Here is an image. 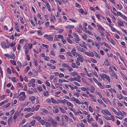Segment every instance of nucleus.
<instances>
[{"label": "nucleus", "mask_w": 127, "mask_h": 127, "mask_svg": "<svg viewBox=\"0 0 127 127\" xmlns=\"http://www.w3.org/2000/svg\"><path fill=\"white\" fill-rule=\"evenodd\" d=\"M34 118L37 120L38 122L40 123L41 124L42 126H43L45 125L46 122L45 121L42 119L41 117L39 116H37L36 117H34Z\"/></svg>", "instance_id": "obj_1"}, {"label": "nucleus", "mask_w": 127, "mask_h": 127, "mask_svg": "<svg viewBox=\"0 0 127 127\" xmlns=\"http://www.w3.org/2000/svg\"><path fill=\"white\" fill-rule=\"evenodd\" d=\"M100 76L101 78L102 79H103V78H105L107 80L109 83L111 82V79L110 77L109 76H108L106 74L104 73L102 74Z\"/></svg>", "instance_id": "obj_2"}, {"label": "nucleus", "mask_w": 127, "mask_h": 127, "mask_svg": "<svg viewBox=\"0 0 127 127\" xmlns=\"http://www.w3.org/2000/svg\"><path fill=\"white\" fill-rule=\"evenodd\" d=\"M73 34L75 37V38H73V40L75 41L76 43H78V42L80 41V39L79 38L78 35L75 33H73Z\"/></svg>", "instance_id": "obj_3"}, {"label": "nucleus", "mask_w": 127, "mask_h": 127, "mask_svg": "<svg viewBox=\"0 0 127 127\" xmlns=\"http://www.w3.org/2000/svg\"><path fill=\"white\" fill-rule=\"evenodd\" d=\"M1 45L2 47L4 49H7L9 47V46L4 41L2 42L1 43Z\"/></svg>", "instance_id": "obj_4"}, {"label": "nucleus", "mask_w": 127, "mask_h": 127, "mask_svg": "<svg viewBox=\"0 0 127 127\" xmlns=\"http://www.w3.org/2000/svg\"><path fill=\"white\" fill-rule=\"evenodd\" d=\"M58 101L59 103L63 104H65L66 103L67 100L65 99H64L63 100H58Z\"/></svg>", "instance_id": "obj_5"}, {"label": "nucleus", "mask_w": 127, "mask_h": 127, "mask_svg": "<svg viewBox=\"0 0 127 127\" xmlns=\"http://www.w3.org/2000/svg\"><path fill=\"white\" fill-rule=\"evenodd\" d=\"M76 48L79 51L82 52L84 53H85L86 52V50L84 48H81L79 46H77Z\"/></svg>", "instance_id": "obj_6"}, {"label": "nucleus", "mask_w": 127, "mask_h": 127, "mask_svg": "<svg viewBox=\"0 0 127 127\" xmlns=\"http://www.w3.org/2000/svg\"><path fill=\"white\" fill-rule=\"evenodd\" d=\"M117 23L119 27H123L124 26V22H123L121 20H118Z\"/></svg>", "instance_id": "obj_7"}, {"label": "nucleus", "mask_w": 127, "mask_h": 127, "mask_svg": "<svg viewBox=\"0 0 127 127\" xmlns=\"http://www.w3.org/2000/svg\"><path fill=\"white\" fill-rule=\"evenodd\" d=\"M85 54L86 55L90 57H93L94 56V53L92 52H85Z\"/></svg>", "instance_id": "obj_8"}, {"label": "nucleus", "mask_w": 127, "mask_h": 127, "mask_svg": "<svg viewBox=\"0 0 127 127\" xmlns=\"http://www.w3.org/2000/svg\"><path fill=\"white\" fill-rule=\"evenodd\" d=\"M77 60L80 62L81 63H83L84 60V58L82 56H81L78 57L77 59Z\"/></svg>", "instance_id": "obj_9"}, {"label": "nucleus", "mask_w": 127, "mask_h": 127, "mask_svg": "<svg viewBox=\"0 0 127 127\" xmlns=\"http://www.w3.org/2000/svg\"><path fill=\"white\" fill-rule=\"evenodd\" d=\"M109 74L111 76L115 78L116 79H117V76L113 72H110Z\"/></svg>", "instance_id": "obj_10"}, {"label": "nucleus", "mask_w": 127, "mask_h": 127, "mask_svg": "<svg viewBox=\"0 0 127 127\" xmlns=\"http://www.w3.org/2000/svg\"><path fill=\"white\" fill-rule=\"evenodd\" d=\"M97 25L98 27V29L99 30V31H104L105 30L100 25L97 24Z\"/></svg>", "instance_id": "obj_11"}, {"label": "nucleus", "mask_w": 127, "mask_h": 127, "mask_svg": "<svg viewBox=\"0 0 127 127\" xmlns=\"http://www.w3.org/2000/svg\"><path fill=\"white\" fill-rule=\"evenodd\" d=\"M45 4L49 12L51 11V9L50 8V5L48 2H45Z\"/></svg>", "instance_id": "obj_12"}, {"label": "nucleus", "mask_w": 127, "mask_h": 127, "mask_svg": "<svg viewBox=\"0 0 127 127\" xmlns=\"http://www.w3.org/2000/svg\"><path fill=\"white\" fill-rule=\"evenodd\" d=\"M47 65L49 66V68L51 69H55L56 68V67L55 66L52 65L51 64L47 63Z\"/></svg>", "instance_id": "obj_13"}, {"label": "nucleus", "mask_w": 127, "mask_h": 127, "mask_svg": "<svg viewBox=\"0 0 127 127\" xmlns=\"http://www.w3.org/2000/svg\"><path fill=\"white\" fill-rule=\"evenodd\" d=\"M98 102L100 104L102 105L103 106L105 107H106V105L100 99L99 100V99L97 100Z\"/></svg>", "instance_id": "obj_14"}, {"label": "nucleus", "mask_w": 127, "mask_h": 127, "mask_svg": "<svg viewBox=\"0 0 127 127\" xmlns=\"http://www.w3.org/2000/svg\"><path fill=\"white\" fill-rule=\"evenodd\" d=\"M90 97L91 98V99L94 102H95L96 101V99H95L94 95L91 94H89V95Z\"/></svg>", "instance_id": "obj_15"}, {"label": "nucleus", "mask_w": 127, "mask_h": 127, "mask_svg": "<svg viewBox=\"0 0 127 127\" xmlns=\"http://www.w3.org/2000/svg\"><path fill=\"white\" fill-rule=\"evenodd\" d=\"M76 49L74 48H73L72 50L71 51V53L72 54L73 56H75L76 54Z\"/></svg>", "instance_id": "obj_16"}, {"label": "nucleus", "mask_w": 127, "mask_h": 127, "mask_svg": "<svg viewBox=\"0 0 127 127\" xmlns=\"http://www.w3.org/2000/svg\"><path fill=\"white\" fill-rule=\"evenodd\" d=\"M117 97L119 100H121L123 99V96L121 94H117Z\"/></svg>", "instance_id": "obj_17"}, {"label": "nucleus", "mask_w": 127, "mask_h": 127, "mask_svg": "<svg viewBox=\"0 0 127 127\" xmlns=\"http://www.w3.org/2000/svg\"><path fill=\"white\" fill-rule=\"evenodd\" d=\"M26 98V95L22 96L19 97V100L21 101H23Z\"/></svg>", "instance_id": "obj_18"}, {"label": "nucleus", "mask_w": 127, "mask_h": 127, "mask_svg": "<svg viewBox=\"0 0 127 127\" xmlns=\"http://www.w3.org/2000/svg\"><path fill=\"white\" fill-rule=\"evenodd\" d=\"M54 38V36L53 35H49L48 36L47 39L49 41H52L53 40Z\"/></svg>", "instance_id": "obj_19"}, {"label": "nucleus", "mask_w": 127, "mask_h": 127, "mask_svg": "<svg viewBox=\"0 0 127 127\" xmlns=\"http://www.w3.org/2000/svg\"><path fill=\"white\" fill-rule=\"evenodd\" d=\"M81 36H82V38L84 40H86L87 39L88 37L87 35V34L84 33L83 34H81Z\"/></svg>", "instance_id": "obj_20"}, {"label": "nucleus", "mask_w": 127, "mask_h": 127, "mask_svg": "<svg viewBox=\"0 0 127 127\" xmlns=\"http://www.w3.org/2000/svg\"><path fill=\"white\" fill-rule=\"evenodd\" d=\"M50 18L51 21L53 22H54V20H56L55 17L52 14H51V15Z\"/></svg>", "instance_id": "obj_21"}, {"label": "nucleus", "mask_w": 127, "mask_h": 127, "mask_svg": "<svg viewBox=\"0 0 127 127\" xmlns=\"http://www.w3.org/2000/svg\"><path fill=\"white\" fill-rule=\"evenodd\" d=\"M104 63L106 66H109L110 65V64L108 60V59H106L104 62Z\"/></svg>", "instance_id": "obj_22"}, {"label": "nucleus", "mask_w": 127, "mask_h": 127, "mask_svg": "<svg viewBox=\"0 0 127 127\" xmlns=\"http://www.w3.org/2000/svg\"><path fill=\"white\" fill-rule=\"evenodd\" d=\"M65 27L66 29H68L70 30H71V29H73L74 27V26H71L70 25H68Z\"/></svg>", "instance_id": "obj_23"}, {"label": "nucleus", "mask_w": 127, "mask_h": 127, "mask_svg": "<svg viewBox=\"0 0 127 127\" xmlns=\"http://www.w3.org/2000/svg\"><path fill=\"white\" fill-rule=\"evenodd\" d=\"M9 57L11 59H15L16 58V56L13 53H11Z\"/></svg>", "instance_id": "obj_24"}, {"label": "nucleus", "mask_w": 127, "mask_h": 127, "mask_svg": "<svg viewBox=\"0 0 127 127\" xmlns=\"http://www.w3.org/2000/svg\"><path fill=\"white\" fill-rule=\"evenodd\" d=\"M51 102L52 103L58 104H59L58 102L56 100L54 99L53 98H51Z\"/></svg>", "instance_id": "obj_25"}, {"label": "nucleus", "mask_w": 127, "mask_h": 127, "mask_svg": "<svg viewBox=\"0 0 127 127\" xmlns=\"http://www.w3.org/2000/svg\"><path fill=\"white\" fill-rule=\"evenodd\" d=\"M71 66L73 68H78V67L74 63H72L71 64Z\"/></svg>", "instance_id": "obj_26"}, {"label": "nucleus", "mask_w": 127, "mask_h": 127, "mask_svg": "<svg viewBox=\"0 0 127 127\" xmlns=\"http://www.w3.org/2000/svg\"><path fill=\"white\" fill-rule=\"evenodd\" d=\"M66 103H67V104L68 106H70L72 108H73V107L74 106L69 101H67V102H66Z\"/></svg>", "instance_id": "obj_27"}, {"label": "nucleus", "mask_w": 127, "mask_h": 127, "mask_svg": "<svg viewBox=\"0 0 127 127\" xmlns=\"http://www.w3.org/2000/svg\"><path fill=\"white\" fill-rule=\"evenodd\" d=\"M91 93H94V92L95 90V88L93 86H91Z\"/></svg>", "instance_id": "obj_28"}, {"label": "nucleus", "mask_w": 127, "mask_h": 127, "mask_svg": "<svg viewBox=\"0 0 127 127\" xmlns=\"http://www.w3.org/2000/svg\"><path fill=\"white\" fill-rule=\"evenodd\" d=\"M29 100L31 101H33L35 99V97L34 96H31L29 98Z\"/></svg>", "instance_id": "obj_29"}, {"label": "nucleus", "mask_w": 127, "mask_h": 127, "mask_svg": "<svg viewBox=\"0 0 127 127\" xmlns=\"http://www.w3.org/2000/svg\"><path fill=\"white\" fill-rule=\"evenodd\" d=\"M43 94L44 96H47L49 95L48 92L47 91L44 92Z\"/></svg>", "instance_id": "obj_30"}, {"label": "nucleus", "mask_w": 127, "mask_h": 127, "mask_svg": "<svg viewBox=\"0 0 127 127\" xmlns=\"http://www.w3.org/2000/svg\"><path fill=\"white\" fill-rule=\"evenodd\" d=\"M53 108H55V109L54 110V112L56 113H58L60 111L58 109L56 108V107L55 106H54L53 107Z\"/></svg>", "instance_id": "obj_31"}, {"label": "nucleus", "mask_w": 127, "mask_h": 127, "mask_svg": "<svg viewBox=\"0 0 127 127\" xmlns=\"http://www.w3.org/2000/svg\"><path fill=\"white\" fill-rule=\"evenodd\" d=\"M69 114L70 116L74 120H76V119L73 116V115L72 112H70Z\"/></svg>", "instance_id": "obj_32"}, {"label": "nucleus", "mask_w": 127, "mask_h": 127, "mask_svg": "<svg viewBox=\"0 0 127 127\" xmlns=\"http://www.w3.org/2000/svg\"><path fill=\"white\" fill-rule=\"evenodd\" d=\"M11 116L8 120V123L9 125H10L12 122V120L11 118Z\"/></svg>", "instance_id": "obj_33"}, {"label": "nucleus", "mask_w": 127, "mask_h": 127, "mask_svg": "<svg viewBox=\"0 0 127 127\" xmlns=\"http://www.w3.org/2000/svg\"><path fill=\"white\" fill-rule=\"evenodd\" d=\"M31 110V107L28 108H26L24 109V111H27L28 112H29Z\"/></svg>", "instance_id": "obj_34"}, {"label": "nucleus", "mask_w": 127, "mask_h": 127, "mask_svg": "<svg viewBox=\"0 0 127 127\" xmlns=\"http://www.w3.org/2000/svg\"><path fill=\"white\" fill-rule=\"evenodd\" d=\"M58 108L60 109L62 113H65L66 112V111L64 109H63L62 107H58Z\"/></svg>", "instance_id": "obj_35"}, {"label": "nucleus", "mask_w": 127, "mask_h": 127, "mask_svg": "<svg viewBox=\"0 0 127 127\" xmlns=\"http://www.w3.org/2000/svg\"><path fill=\"white\" fill-rule=\"evenodd\" d=\"M98 122L100 125H102L103 124V122L101 119L99 118L98 119Z\"/></svg>", "instance_id": "obj_36"}, {"label": "nucleus", "mask_w": 127, "mask_h": 127, "mask_svg": "<svg viewBox=\"0 0 127 127\" xmlns=\"http://www.w3.org/2000/svg\"><path fill=\"white\" fill-rule=\"evenodd\" d=\"M63 116L64 117L65 120H67V121H68L69 118L66 115L63 114L62 116V117Z\"/></svg>", "instance_id": "obj_37"}, {"label": "nucleus", "mask_w": 127, "mask_h": 127, "mask_svg": "<svg viewBox=\"0 0 127 127\" xmlns=\"http://www.w3.org/2000/svg\"><path fill=\"white\" fill-rule=\"evenodd\" d=\"M37 34L40 36H41L43 35V32L41 30H38L37 31Z\"/></svg>", "instance_id": "obj_38"}, {"label": "nucleus", "mask_w": 127, "mask_h": 127, "mask_svg": "<svg viewBox=\"0 0 127 127\" xmlns=\"http://www.w3.org/2000/svg\"><path fill=\"white\" fill-rule=\"evenodd\" d=\"M67 40L68 42L71 44L73 43L72 41L70 39L69 37H67Z\"/></svg>", "instance_id": "obj_39"}, {"label": "nucleus", "mask_w": 127, "mask_h": 127, "mask_svg": "<svg viewBox=\"0 0 127 127\" xmlns=\"http://www.w3.org/2000/svg\"><path fill=\"white\" fill-rule=\"evenodd\" d=\"M95 46L98 49H99L100 48V45L96 41H95Z\"/></svg>", "instance_id": "obj_40"}, {"label": "nucleus", "mask_w": 127, "mask_h": 127, "mask_svg": "<svg viewBox=\"0 0 127 127\" xmlns=\"http://www.w3.org/2000/svg\"><path fill=\"white\" fill-rule=\"evenodd\" d=\"M76 77H75L73 78H70L69 79V80L71 82H72L73 81H76Z\"/></svg>", "instance_id": "obj_41"}, {"label": "nucleus", "mask_w": 127, "mask_h": 127, "mask_svg": "<svg viewBox=\"0 0 127 127\" xmlns=\"http://www.w3.org/2000/svg\"><path fill=\"white\" fill-rule=\"evenodd\" d=\"M10 62L12 64L14 65H16V62L12 60H11L10 61Z\"/></svg>", "instance_id": "obj_42"}, {"label": "nucleus", "mask_w": 127, "mask_h": 127, "mask_svg": "<svg viewBox=\"0 0 127 127\" xmlns=\"http://www.w3.org/2000/svg\"><path fill=\"white\" fill-rule=\"evenodd\" d=\"M33 114V113H30L26 115L25 116V117L26 118H28L30 116L32 115Z\"/></svg>", "instance_id": "obj_43"}, {"label": "nucleus", "mask_w": 127, "mask_h": 127, "mask_svg": "<svg viewBox=\"0 0 127 127\" xmlns=\"http://www.w3.org/2000/svg\"><path fill=\"white\" fill-rule=\"evenodd\" d=\"M45 125L46 127H50L51 124L49 122H46Z\"/></svg>", "instance_id": "obj_44"}, {"label": "nucleus", "mask_w": 127, "mask_h": 127, "mask_svg": "<svg viewBox=\"0 0 127 127\" xmlns=\"http://www.w3.org/2000/svg\"><path fill=\"white\" fill-rule=\"evenodd\" d=\"M30 67L29 66H27V68L25 69L24 71V72L25 73H26L30 70Z\"/></svg>", "instance_id": "obj_45"}, {"label": "nucleus", "mask_w": 127, "mask_h": 127, "mask_svg": "<svg viewBox=\"0 0 127 127\" xmlns=\"http://www.w3.org/2000/svg\"><path fill=\"white\" fill-rule=\"evenodd\" d=\"M110 24H109V26H110L111 29V30L113 32H115L116 31V29L113 27L110 26Z\"/></svg>", "instance_id": "obj_46"}, {"label": "nucleus", "mask_w": 127, "mask_h": 127, "mask_svg": "<svg viewBox=\"0 0 127 127\" xmlns=\"http://www.w3.org/2000/svg\"><path fill=\"white\" fill-rule=\"evenodd\" d=\"M103 44L106 46V47L109 48L110 46L107 43L105 42H103Z\"/></svg>", "instance_id": "obj_47"}, {"label": "nucleus", "mask_w": 127, "mask_h": 127, "mask_svg": "<svg viewBox=\"0 0 127 127\" xmlns=\"http://www.w3.org/2000/svg\"><path fill=\"white\" fill-rule=\"evenodd\" d=\"M16 44V43H15L14 42H13L10 44H9V45L11 47H14L15 45Z\"/></svg>", "instance_id": "obj_48"}, {"label": "nucleus", "mask_w": 127, "mask_h": 127, "mask_svg": "<svg viewBox=\"0 0 127 127\" xmlns=\"http://www.w3.org/2000/svg\"><path fill=\"white\" fill-rule=\"evenodd\" d=\"M62 122L63 123L61 125L63 126H64L65 127H66L67 125V124H66V123L64 122V120H63Z\"/></svg>", "instance_id": "obj_49"}, {"label": "nucleus", "mask_w": 127, "mask_h": 127, "mask_svg": "<svg viewBox=\"0 0 127 127\" xmlns=\"http://www.w3.org/2000/svg\"><path fill=\"white\" fill-rule=\"evenodd\" d=\"M18 116V113H16V112H15L14 114V116L13 117L14 119V120H16Z\"/></svg>", "instance_id": "obj_50"}, {"label": "nucleus", "mask_w": 127, "mask_h": 127, "mask_svg": "<svg viewBox=\"0 0 127 127\" xmlns=\"http://www.w3.org/2000/svg\"><path fill=\"white\" fill-rule=\"evenodd\" d=\"M116 115L119 116L120 115H121V116H122L123 115V113H122L120 111L119 112H117Z\"/></svg>", "instance_id": "obj_51"}, {"label": "nucleus", "mask_w": 127, "mask_h": 127, "mask_svg": "<svg viewBox=\"0 0 127 127\" xmlns=\"http://www.w3.org/2000/svg\"><path fill=\"white\" fill-rule=\"evenodd\" d=\"M35 123V120H32L31 123V124L32 126H33Z\"/></svg>", "instance_id": "obj_52"}, {"label": "nucleus", "mask_w": 127, "mask_h": 127, "mask_svg": "<svg viewBox=\"0 0 127 127\" xmlns=\"http://www.w3.org/2000/svg\"><path fill=\"white\" fill-rule=\"evenodd\" d=\"M33 62L35 64L34 65L35 66H36L38 65V61L36 59L33 60Z\"/></svg>", "instance_id": "obj_53"}, {"label": "nucleus", "mask_w": 127, "mask_h": 127, "mask_svg": "<svg viewBox=\"0 0 127 127\" xmlns=\"http://www.w3.org/2000/svg\"><path fill=\"white\" fill-rule=\"evenodd\" d=\"M26 121L25 119H24L20 123V124L19 126H20L22 125H23V124H24L25 122Z\"/></svg>", "instance_id": "obj_54"}, {"label": "nucleus", "mask_w": 127, "mask_h": 127, "mask_svg": "<svg viewBox=\"0 0 127 127\" xmlns=\"http://www.w3.org/2000/svg\"><path fill=\"white\" fill-rule=\"evenodd\" d=\"M29 49H27V47H26L25 48V55L28 54V52L29 51Z\"/></svg>", "instance_id": "obj_55"}, {"label": "nucleus", "mask_w": 127, "mask_h": 127, "mask_svg": "<svg viewBox=\"0 0 127 127\" xmlns=\"http://www.w3.org/2000/svg\"><path fill=\"white\" fill-rule=\"evenodd\" d=\"M60 58L62 60H64L65 59V58L64 55H60L59 56Z\"/></svg>", "instance_id": "obj_56"}, {"label": "nucleus", "mask_w": 127, "mask_h": 127, "mask_svg": "<svg viewBox=\"0 0 127 127\" xmlns=\"http://www.w3.org/2000/svg\"><path fill=\"white\" fill-rule=\"evenodd\" d=\"M105 113L107 115L110 116L111 115V113L109 112L108 110L106 109V112Z\"/></svg>", "instance_id": "obj_57"}, {"label": "nucleus", "mask_w": 127, "mask_h": 127, "mask_svg": "<svg viewBox=\"0 0 127 127\" xmlns=\"http://www.w3.org/2000/svg\"><path fill=\"white\" fill-rule=\"evenodd\" d=\"M95 56L97 58L99 59L100 58V56L99 54L97 53L96 52L95 53Z\"/></svg>", "instance_id": "obj_58"}, {"label": "nucleus", "mask_w": 127, "mask_h": 127, "mask_svg": "<svg viewBox=\"0 0 127 127\" xmlns=\"http://www.w3.org/2000/svg\"><path fill=\"white\" fill-rule=\"evenodd\" d=\"M88 110L91 112H93V110L91 106H89L88 107Z\"/></svg>", "instance_id": "obj_59"}, {"label": "nucleus", "mask_w": 127, "mask_h": 127, "mask_svg": "<svg viewBox=\"0 0 127 127\" xmlns=\"http://www.w3.org/2000/svg\"><path fill=\"white\" fill-rule=\"evenodd\" d=\"M91 61L92 62L95 63H97V61L96 60L94 59L93 58H91Z\"/></svg>", "instance_id": "obj_60"}, {"label": "nucleus", "mask_w": 127, "mask_h": 127, "mask_svg": "<svg viewBox=\"0 0 127 127\" xmlns=\"http://www.w3.org/2000/svg\"><path fill=\"white\" fill-rule=\"evenodd\" d=\"M67 68L68 69L69 71H73V69L72 67H70L68 65L67 67Z\"/></svg>", "instance_id": "obj_61"}, {"label": "nucleus", "mask_w": 127, "mask_h": 127, "mask_svg": "<svg viewBox=\"0 0 127 127\" xmlns=\"http://www.w3.org/2000/svg\"><path fill=\"white\" fill-rule=\"evenodd\" d=\"M104 117L105 119L107 120H111V118L108 116H104Z\"/></svg>", "instance_id": "obj_62"}, {"label": "nucleus", "mask_w": 127, "mask_h": 127, "mask_svg": "<svg viewBox=\"0 0 127 127\" xmlns=\"http://www.w3.org/2000/svg\"><path fill=\"white\" fill-rule=\"evenodd\" d=\"M7 71L9 74H10L11 73V69L9 68H7Z\"/></svg>", "instance_id": "obj_63"}, {"label": "nucleus", "mask_w": 127, "mask_h": 127, "mask_svg": "<svg viewBox=\"0 0 127 127\" xmlns=\"http://www.w3.org/2000/svg\"><path fill=\"white\" fill-rule=\"evenodd\" d=\"M121 17L125 20L127 21V17L124 15H122Z\"/></svg>", "instance_id": "obj_64"}]
</instances>
